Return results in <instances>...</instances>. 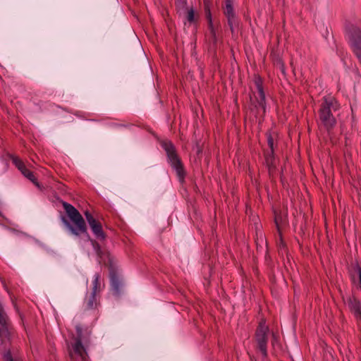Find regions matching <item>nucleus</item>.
Masks as SVG:
<instances>
[{"instance_id":"9d476101","label":"nucleus","mask_w":361,"mask_h":361,"mask_svg":"<svg viewBox=\"0 0 361 361\" xmlns=\"http://www.w3.org/2000/svg\"><path fill=\"white\" fill-rule=\"evenodd\" d=\"M13 163L15 166L18 169V170L22 173V174L32 181L36 186L39 187V183L37 181L35 176L32 172H31L28 169H27L26 166L24 163L18 159V157H13L12 159Z\"/></svg>"},{"instance_id":"dca6fc26","label":"nucleus","mask_w":361,"mask_h":361,"mask_svg":"<svg viewBox=\"0 0 361 361\" xmlns=\"http://www.w3.org/2000/svg\"><path fill=\"white\" fill-rule=\"evenodd\" d=\"M187 20L189 23H193L195 21L194 11L192 8H190L188 11Z\"/></svg>"},{"instance_id":"7ed1b4c3","label":"nucleus","mask_w":361,"mask_h":361,"mask_svg":"<svg viewBox=\"0 0 361 361\" xmlns=\"http://www.w3.org/2000/svg\"><path fill=\"white\" fill-rule=\"evenodd\" d=\"M269 337V329L268 326L265 324V321L262 320L255 332V342L257 344V347L259 350L261 352L262 356L266 357L267 355V343Z\"/></svg>"},{"instance_id":"0eeeda50","label":"nucleus","mask_w":361,"mask_h":361,"mask_svg":"<svg viewBox=\"0 0 361 361\" xmlns=\"http://www.w3.org/2000/svg\"><path fill=\"white\" fill-rule=\"evenodd\" d=\"M69 355L72 360H76L79 358L81 361H86L87 354L80 340H77L72 346V350H70Z\"/></svg>"},{"instance_id":"aec40b11","label":"nucleus","mask_w":361,"mask_h":361,"mask_svg":"<svg viewBox=\"0 0 361 361\" xmlns=\"http://www.w3.org/2000/svg\"><path fill=\"white\" fill-rule=\"evenodd\" d=\"M281 218L278 216H275V223H276V225L278 227V228H279V224H281Z\"/></svg>"},{"instance_id":"4468645a","label":"nucleus","mask_w":361,"mask_h":361,"mask_svg":"<svg viewBox=\"0 0 361 361\" xmlns=\"http://www.w3.org/2000/svg\"><path fill=\"white\" fill-rule=\"evenodd\" d=\"M111 285L112 288L116 291L118 292L120 287V282L116 276H111Z\"/></svg>"},{"instance_id":"20e7f679","label":"nucleus","mask_w":361,"mask_h":361,"mask_svg":"<svg viewBox=\"0 0 361 361\" xmlns=\"http://www.w3.org/2000/svg\"><path fill=\"white\" fill-rule=\"evenodd\" d=\"M346 30L348 40L355 54L361 60V30L355 25H349Z\"/></svg>"},{"instance_id":"f257e3e1","label":"nucleus","mask_w":361,"mask_h":361,"mask_svg":"<svg viewBox=\"0 0 361 361\" xmlns=\"http://www.w3.org/2000/svg\"><path fill=\"white\" fill-rule=\"evenodd\" d=\"M63 207L68 218L73 223L71 224L65 218L62 219L63 224L74 235L78 236L82 234H87V229L85 221L80 212L71 204L63 202Z\"/></svg>"},{"instance_id":"f3484780","label":"nucleus","mask_w":361,"mask_h":361,"mask_svg":"<svg viewBox=\"0 0 361 361\" xmlns=\"http://www.w3.org/2000/svg\"><path fill=\"white\" fill-rule=\"evenodd\" d=\"M176 5L178 8H183L186 5V0H178L176 2Z\"/></svg>"},{"instance_id":"2eb2a0df","label":"nucleus","mask_w":361,"mask_h":361,"mask_svg":"<svg viewBox=\"0 0 361 361\" xmlns=\"http://www.w3.org/2000/svg\"><path fill=\"white\" fill-rule=\"evenodd\" d=\"M95 295L96 294L94 293H92L91 295L90 296V298L88 299L87 307L89 308H93L94 307V305L96 303Z\"/></svg>"},{"instance_id":"9b49d317","label":"nucleus","mask_w":361,"mask_h":361,"mask_svg":"<svg viewBox=\"0 0 361 361\" xmlns=\"http://www.w3.org/2000/svg\"><path fill=\"white\" fill-rule=\"evenodd\" d=\"M224 13L228 18V24L233 31L234 25L236 24V21L235 13L232 6V0H225Z\"/></svg>"},{"instance_id":"1a4fd4ad","label":"nucleus","mask_w":361,"mask_h":361,"mask_svg":"<svg viewBox=\"0 0 361 361\" xmlns=\"http://www.w3.org/2000/svg\"><path fill=\"white\" fill-rule=\"evenodd\" d=\"M9 329L8 318L4 310L0 303V338L4 342L9 340Z\"/></svg>"},{"instance_id":"ddd939ff","label":"nucleus","mask_w":361,"mask_h":361,"mask_svg":"<svg viewBox=\"0 0 361 361\" xmlns=\"http://www.w3.org/2000/svg\"><path fill=\"white\" fill-rule=\"evenodd\" d=\"M101 288H102V281H101L100 276L99 274H95L94 279L93 281L92 293H94L96 294L97 292H99L101 290Z\"/></svg>"},{"instance_id":"a211bd4d","label":"nucleus","mask_w":361,"mask_h":361,"mask_svg":"<svg viewBox=\"0 0 361 361\" xmlns=\"http://www.w3.org/2000/svg\"><path fill=\"white\" fill-rule=\"evenodd\" d=\"M268 145L271 149V152L274 151V140L271 136L268 137Z\"/></svg>"},{"instance_id":"f03ea898","label":"nucleus","mask_w":361,"mask_h":361,"mask_svg":"<svg viewBox=\"0 0 361 361\" xmlns=\"http://www.w3.org/2000/svg\"><path fill=\"white\" fill-rule=\"evenodd\" d=\"M339 107L338 102L333 97H324L319 111V118L320 124L327 130H331L336 125V121L334 113L337 111Z\"/></svg>"},{"instance_id":"f8f14e48","label":"nucleus","mask_w":361,"mask_h":361,"mask_svg":"<svg viewBox=\"0 0 361 361\" xmlns=\"http://www.w3.org/2000/svg\"><path fill=\"white\" fill-rule=\"evenodd\" d=\"M348 306L350 310L354 313L355 316L361 319V303L357 300L353 298L350 299Z\"/></svg>"},{"instance_id":"412c9836","label":"nucleus","mask_w":361,"mask_h":361,"mask_svg":"<svg viewBox=\"0 0 361 361\" xmlns=\"http://www.w3.org/2000/svg\"><path fill=\"white\" fill-rule=\"evenodd\" d=\"M93 245H94V248H95V249H97V248H98V247H99L98 244H97V243H94V242L93 243Z\"/></svg>"},{"instance_id":"6ab92c4d","label":"nucleus","mask_w":361,"mask_h":361,"mask_svg":"<svg viewBox=\"0 0 361 361\" xmlns=\"http://www.w3.org/2000/svg\"><path fill=\"white\" fill-rule=\"evenodd\" d=\"M4 358L5 361H13L9 352H7L4 355Z\"/></svg>"},{"instance_id":"423d86ee","label":"nucleus","mask_w":361,"mask_h":361,"mask_svg":"<svg viewBox=\"0 0 361 361\" xmlns=\"http://www.w3.org/2000/svg\"><path fill=\"white\" fill-rule=\"evenodd\" d=\"M255 85L257 87V92L254 94L255 100L253 99H251V100L257 109L258 113L259 114L260 111H262V113L264 114L266 109L265 94L259 79L255 81Z\"/></svg>"},{"instance_id":"39448f33","label":"nucleus","mask_w":361,"mask_h":361,"mask_svg":"<svg viewBox=\"0 0 361 361\" xmlns=\"http://www.w3.org/2000/svg\"><path fill=\"white\" fill-rule=\"evenodd\" d=\"M162 147L167 153L168 158L173 166L176 169L179 176H182L183 167L176 153L175 147L171 142H164Z\"/></svg>"},{"instance_id":"6e6552de","label":"nucleus","mask_w":361,"mask_h":361,"mask_svg":"<svg viewBox=\"0 0 361 361\" xmlns=\"http://www.w3.org/2000/svg\"><path fill=\"white\" fill-rule=\"evenodd\" d=\"M85 216L95 236L99 239H104L105 235L103 232L102 224L89 212H85Z\"/></svg>"}]
</instances>
